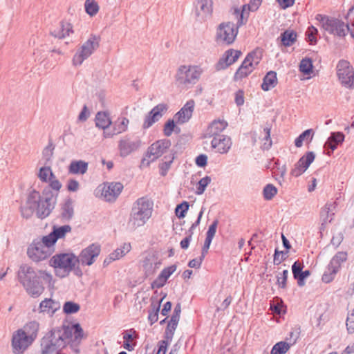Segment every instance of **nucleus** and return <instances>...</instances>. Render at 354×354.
<instances>
[{
  "label": "nucleus",
  "mask_w": 354,
  "mask_h": 354,
  "mask_svg": "<svg viewBox=\"0 0 354 354\" xmlns=\"http://www.w3.org/2000/svg\"><path fill=\"white\" fill-rule=\"evenodd\" d=\"M264 137L261 139L262 145L261 148L263 150H268L272 145V141L270 137L271 126L270 124L266 125L263 129Z\"/></svg>",
  "instance_id": "43"
},
{
  "label": "nucleus",
  "mask_w": 354,
  "mask_h": 354,
  "mask_svg": "<svg viewBox=\"0 0 354 354\" xmlns=\"http://www.w3.org/2000/svg\"><path fill=\"white\" fill-rule=\"evenodd\" d=\"M292 272L294 278L297 279L299 286H303L305 284V278L310 274V271L308 270L303 271L302 267L297 261H295L292 266Z\"/></svg>",
  "instance_id": "32"
},
{
  "label": "nucleus",
  "mask_w": 354,
  "mask_h": 354,
  "mask_svg": "<svg viewBox=\"0 0 354 354\" xmlns=\"http://www.w3.org/2000/svg\"><path fill=\"white\" fill-rule=\"evenodd\" d=\"M317 29L315 28L313 26H311L308 28V30L306 32V35L308 37V39L310 42V45H316L317 43V39L316 38V35L317 34Z\"/></svg>",
  "instance_id": "57"
},
{
  "label": "nucleus",
  "mask_w": 354,
  "mask_h": 354,
  "mask_svg": "<svg viewBox=\"0 0 354 354\" xmlns=\"http://www.w3.org/2000/svg\"><path fill=\"white\" fill-rule=\"evenodd\" d=\"M241 55V50L232 48L227 50L216 63L215 66L216 71H221L227 68L228 66L236 62Z\"/></svg>",
  "instance_id": "18"
},
{
  "label": "nucleus",
  "mask_w": 354,
  "mask_h": 354,
  "mask_svg": "<svg viewBox=\"0 0 354 354\" xmlns=\"http://www.w3.org/2000/svg\"><path fill=\"white\" fill-rule=\"evenodd\" d=\"M80 310V305L73 301H66L62 306L63 313L69 315L77 313Z\"/></svg>",
  "instance_id": "44"
},
{
  "label": "nucleus",
  "mask_w": 354,
  "mask_h": 354,
  "mask_svg": "<svg viewBox=\"0 0 354 354\" xmlns=\"http://www.w3.org/2000/svg\"><path fill=\"white\" fill-rule=\"evenodd\" d=\"M168 110V105L165 103H160L155 106L144 120L142 128L147 129L155 122H158Z\"/></svg>",
  "instance_id": "16"
},
{
  "label": "nucleus",
  "mask_w": 354,
  "mask_h": 354,
  "mask_svg": "<svg viewBox=\"0 0 354 354\" xmlns=\"http://www.w3.org/2000/svg\"><path fill=\"white\" fill-rule=\"evenodd\" d=\"M189 207V203L183 201L180 204L178 205L175 209V213L176 216L180 218H184L185 213L188 211Z\"/></svg>",
  "instance_id": "55"
},
{
  "label": "nucleus",
  "mask_w": 354,
  "mask_h": 354,
  "mask_svg": "<svg viewBox=\"0 0 354 354\" xmlns=\"http://www.w3.org/2000/svg\"><path fill=\"white\" fill-rule=\"evenodd\" d=\"M195 15L199 19L196 20L207 21L212 12V0H196L194 2Z\"/></svg>",
  "instance_id": "22"
},
{
  "label": "nucleus",
  "mask_w": 354,
  "mask_h": 354,
  "mask_svg": "<svg viewBox=\"0 0 354 354\" xmlns=\"http://www.w3.org/2000/svg\"><path fill=\"white\" fill-rule=\"evenodd\" d=\"M66 27H65L64 24H59V26L51 29L50 30V34L55 38L63 39L66 36H68L70 32H73L71 24H66Z\"/></svg>",
  "instance_id": "36"
},
{
  "label": "nucleus",
  "mask_w": 354,
  "mask_h": 354,
  "mask_svg": "<svg viewBox=\"0 0 354 354\" xmlns=\"http://www.w3.org/2000/svg\"><path fill=\"white\" fill-rule=\"evenodd\" d=\"M68 345L60 327L53 328L41 338V354H57Z\"/></svg>",
  "instance_id": "4"
},
{
  "label": "nucleus",
  "mask_w": 354,
  "mask_h": 354,
  "mask_svg": "<svg viewBox=\"0 0 354 354\" xmlns=\"http://www.w3.org/2000/svg\"><path fill=\"white\" fill-rule=\"evenodd\" d=\"M347 257L348 254L346 252L341 251L337 252L328 264L326 270L322 277V281L326 283L331 282L340 270L342 263L347 260Z\"/></svg>",
  "instance_id": "10"
},
{
  "label": "nucleus",
  "mask_w": 354,
  "mask_h": 354,
  "mask_svg": "<svg viewBox=\"0 0 354 354\" xmlns=\"http://www.w3.org/2000/svg\"><path fill=\"white\" fill-rule=\"evenodd\" d=\"M322 28L328 32L338 37H344L348 34L346 24H322Z\"/></svg>",
  "instance_id": "29"
},
{
  "label": "nucleus",
  "mask_w": 354,
  "mask_h": 354,
  "mask_svg": "<svg viewBox=\"0 0 354 354\" xmlns=\"http://www.w3.org/2000/svg\"><path fill=\"white\" fill-rule=\"evenodd\" d=\"M153 203L147 197L138 198L133 204L129 224L133 227H142L151 217Z\"/></svg>",
  "instance_id": "3"
},
{
  "label": "nucleus",
  "mask_w": 354,
  "mask_h": 354,
  "mask_svg": "<svg viewBox=\"0 0 354 354\" xmlns=\"http://www.w3.org/2000/svg\"><path fill=\"white\" fill-rule=\"evenodd\" d=\"M262 58L261 50L256 48L249 53L234 75V81L248 77L255 69Z\"/></svg>",
  "instance_id": "6"
},
{
  "label": "nucleus",
  "mask_w": 354,
  "mask_h": 354,
  "mask_svg": "<svg viewBox=\"0 0 354 354\" xmlns=\"http://www.w3.org/2000/svg\"><path fill=\"white\" fill-rule=\"evenodd\" d=\"M33 342L32 337L26 335L21 329H18L13 333L12 337L11 345L13 353H22Z\"/></svg>",
  "instance_id": "14"
},
{
  "label": "nucleus",
  "mask_w": 354,
  "mask_h": 354,
  "mask_svg": "<svg viewBox=\"0 0 354 354\" xmlns=\"http://www.w3.org/2000/svg\"><path fill=\"white\" fill-rule=\"evenodd\" d=\"M345 136L342 132H333L327 139L325 146L328 147L332 151L337 149L339 144L344 142Z\"/></svg>",
  "instance_id": "37"
},
{
  "label": "nucleus",
  "mask_w": 354,
  "mask_h": 354,
  "mask_svg": "<svg viewBox=\"0 0 354 354\" xmlns=\"http://www.w3.org/2000/svg\"><path fill=\"white\" fill-rule=\"evenodd\" d=\"M73 202L71 198L68 197L65 199L63 204L61 205L60 218L64 222L69 221L74 215Z\"/></svg>",
  "instance_id": "28"
},
{
  "label": "nucleus",
  "mask_w": 354,
  "mask_h": 354,
  "mask_svg": "<svg viewBox=\"0 0 354 354\" xmlns=\"http://www.w3.org/2000/svg\"><path fill=\"white\" fill-rule=\"evenodd\" d=\"M337 75L342 86L348 88H354V68L351 63L346 59L338 62L337 66Z\"/></svg>",
  "instance_id": "9"
},
{
  "label": "nucleus",
  "mask_w": 354,
  "mask_h": 354,
  "mask_svg": "<svg viewBox=\"0 0 354 354\" xmlns=\"http://www.w3.org/2000/svg\"><path fill=\"white\" fill-rule=\"evenodd\" d=\"M211 178L206 176L202 178L198 183L196 194L197 195H201L205 192V187L210 183Z\"/></svg>",
  "instance_id": "54"
},
{
  "label": "nucleus",
  "mask_w": 354,
  "mask_h": 354,
  "mask_svg": "<svg viewBox=\"0 0 354 354\" xmlns=\"http://www.w3.org/2000/svg\"><path fill=\"white\" fill-rule=\"evenodd\" d=\"M123 185L119 182L104 183L95 191V194L100 193V197L106 202H113L120 196Z\"/></svg>",
  "instance_id": "12"
},
{
  "label": "nucleus",
  "mask_w": 354,
  "mask_h": 354,
  "mask_svg": "<svg viewBox=\"0 0 354 354\" xmlns=\"http://www.w3.org/2000/svg\"><path fill=\"white\" fill-rule=\"evenodd\" d=\"M58 194L46 186L43 189L41 195V200L44 201V203H53L56 205Z\"/></svg>",
  "instance_id": "41"
},
{
  "label": "nucleus",
  "mask_w": 354,
  "mask_h": 354,
  "mask_svg": "<svg viewBox=\"0 0 354 354\" xmlns=\"http://www.w3.org/2000/svg\"><path fill=\"white\" fill-rule=\"evenodd\" d=\"M130 121L124 116L118 117L110 127L109 131L105 132V138H111L117 135L127 131Z\"/></svg>",
  "instance_id": "20"
},
{
  "label": "nucleus",
  "mask_w": 354,
  "mask_h": 354,
  "mask_svg": "<svg viewBox=\"0 0 354 354\" xmlns=\"http://www.w3.org/2000/svg\"><path fill=\"white\" fill-rule=\"evenodd\" d=\"M80 184L79 182L74 179L70 178L68 180L66 184V189L70 192H75L79 189Z\"/></svg>",
  "instance_id": "63"
},
{
  "label": "nucleus",
  "mask_w": 354,
  "mask_h": 354,
  "mask_svg": "<svg viewBox=\"0 0 354 354\" xmlns=\"http://www.w3.org/2000/svg\"><path fill=\"white\" fill-rule=\"evenodd\" d=\"M71 230L72 227L69 225H64L61 226L54 225L52 227L51 232L57 241L59 239H64L67 233L71 232Z\"/></svg>",
  "instance_id": "40"
},
{
  "label": "nucleus",
  "mask_w": 354,
  "mask_h": 354,
  "mask_svg": "<svg viewBox=\"0 0 354 354\" xmlns=\"http://www.w3.org/2000/svg\"><path fill=\"white\" fill-rule=\"evenodd\" d=\"M39 328V324L37 321H31L26 324L23 328L21 329L24 331L26 335L32 337V340L35 341L37 337Z\"/></svg>",
  "instance_id": "39"
},
{
  "label": "nucleus",
  "mask_w": 354,
  "mask_h": 354,
  "mask_svg": "<svg viewBox=\"0 0 354 354\" xmlns=\"http://www.w3.org/2000/svg\"><path fill=\"white\" fill-rule=\"evenodd\" d=\"M278 83L277 74L274 71H268L263 78L261 89L264 91H268L274 88Z\"/></svg>",
  "instance_id": "30"
},
{
  "label": "nucleus",
  "mask_w": 354,
  "mask_h": 354,
  "mask_svg": "<svg viewBox=\"0 0 354 354\" xmlns=\"http://www.w3.org/2000/svg\"><path fill=\"white\" fill-rule=\"evenodd\" d=\"M175 127H176V125H175L174 120L172 119L168 120V121L165 123V127H164V129H163L164 134L167 137L170 136L172 134Z\"/></svg>",
  "instance_id": "61"
},
{
  "label": "nucleus",
  "mask_w": 354,
  "mask_h": 354,
  "mask_svg": "<svg viewBox=\"0 0 354 354\" xmlns=\"http://www.w3.org/2000/svg\"><path fill=\"white\" fill-rule=\"evenodd\" d=\"M88 57V39L86 41L80 50L73 57V64L75 66H80L84 59Z\"/></svg>",
  "instance_id": "35"
},
{
  "label": "nucleus",
  "mask_w": 354,
  "mask_h": 354,
  "mask_svg": "<svg viewBox=\"0 0 354 354\" xmlns=\"http://www.w3.org/2000/svg\"><path fill=\"white\" fill-rule=\"evenodd\" d=\"M227 127V122L225 120H214L208 125L203 136L205 138H214L221 136L222 135L221 134V132Z\"/></svg>",
  "instance_id": "24"
},
{
  "label": "nucleus",
  "mask_w": 354,
  "mask_h": 354,
  "mask_svg": "<svg viewBox=\"0 0 354 354\" xmlns=\"http://www.w3.org/2000/svg\"><path fill=\"white\" fill-rule=\"evenodd\" d=\"M88 162L84 160H72L68 167V172L70 174H84L88 169Z\"/></svg>",
  "instance_id": "31"
},
{
  "label": "nucleus",
  "mask_w": 354,
  "mask_h": 354,
  "mask_svg": "<svg viewBox=\"0 0 354 354\" xmlns=\"http://www.w3.org/2000/svg\"><path fill=\"white\" fill-rule=\"evenodd\" d=\"M232 13L234 15H235L237 19V22H243L244 20L247 21L248 19L249 15L246 10L243 8V6H241L240 8H233Z\"/></svg>",
  "instance_id": "51"
},
{
  "label": "nucleus",
  "mask_w": 354,
  "mask_h": 354,
  "mask_svg": "<svg viewBox=\"0 0 354 354\" xmlns=\"http://www.w3.org/2000/svg\"><path fill=\"white\" fill-rule=\"evenodd\" d=\"M177 324H173V323H168V325L166 328L165 333V338L169 340H171L173 339L174 332L177 328Z\"/></svg>",
  "instance_id": "60"
},
{
  "label": "nucleus",
  "mask_w": 354,
  "mask_h": 354,
  "mask_svg": "<svg viewBox=\"0 0 354 354\" xmlns=\"http://www.w3.org/2000/svg\"><path fill=\"white\" fill-rule=\"evenodd\" d=\"M165 296L161 299L151 298V310L149 312L148 321L152 325L158 321V313L160 308L161 303Z\"/></svg>",
  "instance_id": "33"
},
{
  "label": "nucleus",
  "mask_w": 354,
  "mask_h": 354,
  "mask_svg": "<svg viewBox=\"0 0 354 354\" xmlns=\"http://www.w3.org/2000/svg\"><path fill=\"white\" fill-rule=\"evenodd\" d=\"M50 266L55 269L62 270L63 274H59L58 271L56 275L65 277L74 269L77 263L82 266H88V247L84 248L77 257L73 253H59L53 256L50 259Z\"/></svg>",
  "instance_id": "2"
},
{
  "label": "nucleus",
  "mask_w": 354,
  "mask_h": 354,
  "mask_svg": "<svg viewBox=\"0 0 354 354\" xmlns=\"http://www.w3.org/2000/svg\"><path fill=\"white\" fill-rule=\"evenodd\" d=\"M203 69L197 64L180 65L175 74V81L178 85L189 88L196 84L201 78Z\"/></svg>",
  "instance_id": "5"
},
{
  "label": "nucleus",
  "mask_w": 354,
  "mask_h": 354,
  "mask_svg": "<svg viewBox=\"0 0 354 354\" xmlns=\"http://www.w3.org/2000/svg\"><path fill=\"white\" fill-rule=\"evenodd\" d=\"M94 97H96L99 102V108L104 109L106 107L105 92L104 89L96 88L94 91Z\"/></svg>",
  "instance_id": "56"
},
{
  "label": "nucleus",
  "mask_w": 354,
  "mask_h": 354,
  "mask_svg": "<svg viewBox=\"0 0 354 354\" xmlns=\"http://www.w3.org/2000/svg\"><path fill=\"white\" fill-rule=\"evenodd\" d=\"M239 26L236 24H220L216 30V40L224 45L232 44L238 34Z\"/></svg>",
  "instance_id": "11"
},
{
  "label": "nucleus",
  "mask_w": 354,
  "mask_h": 354,
  "mask_svg": "<svg viewBox=\"0 0 354 354\" xmlns=\"http://www.w3.org/2000/svg\"><path fill=\"white\" fill-rule=\"evenodd\" d=\"M243 8H245L248 13L250 14V12H255L258 10L259 6H261V3L259 1L256 0H250L249 3L247 4H244Z\"/></svg>",
  "instance_id": "59"
},
{
  "label": "nucleus",
  "mask_w": 354,
  "mask_h": 354,
  "mask_svg": "<svg viewBox=\"0 0 354 354\" xmlns=\"http://www.w3.org/2000/svg\"><path fill=\"white\" fill-rule=\"evenodd\" d=\"M232 145L231 138L225 135L214 138L211 142L212 147L216 149L217 152L221 154L227 153L231 149Z\"/></svg>",
  "instance_id": "25"
},
{
  "label": "nucleus",
  "mask_w": 354,
  "mask_h": 354,
  "mask_svg": "<svg viewBox=\"0 0 354 354\" xmlns=\"http://www.w3.org/2000/svg\"><path fill=\"white\" fill-rule=\"evenodd\" d=\"M314 134V131L312 129L305 130L295 140V145L296 147H301L303 145V141L304 140H306L307 141L310 142L313 139Z\"/></svg>",
  "instance_id": "42"
},
{
  "label": "nucleus",
  "mask_w": 354,
  "mask_h": 354,
  "mask_svg": "<svg viewBox=\"0 0 354 354\" xmlns=\"http://www.w3.org/2000/svg\"><path fill=\"white\" fill-rule=\"evenodd\" d=\"M277 194V188L272 184H268L263 190V198L266 201L273 198Z\"/></svg>",
  "instance_id": "50"
},
{
  "label": "nucleus",
  "mask_w": 354,
  "mask_h": 354,
  "mask_svg": "<svg viewBox=\"0 0 354 354\" xmlns=\"http://www.w3.org/2000/svg\"><path fill=\"white\" fill-rule=\"evenodd\" d=\"M337 203L333 201L326 203L321 211L320 216L322 221V225H326L334 219Z\"/></svg>",
  "instance_id": "27"
},
{
  "label": "nucleus",
  "mask_w": 354,
  "mask_h": 354,
  "mask_svg": "<svg viewBox=\"0 0 354 354\" xmlns=\"http://www.w3.org/2000/svg\"><path fill=\"white\" fill-rule=\"evenodd\" d=\"M313 61L310 58L306 57L301 60L299 64V71L304 75H309L308 78L311 77L310 73H313Z\"/></svg>",
  "instance_id": "45"
},
{
  "label": "nucleus",
  "mask_w": 354,
  "mask_h": 354,
  "mask_svg": "<svg viewBox=\"0 0 354 354\" xmlns=\"http://www.w3.org/2000/svg\"><path fill=\"white\" fill-rule=\"evenodd\" d=\"M171 144L167 140H160L151 145L142 158L140 164L141 167H148L151 162L161 157L169 148Z\"/></svg>",
  "instance_id": "8"
},
{
  "label": "nucleus",
  "mask_w": 354,
  "mask_h": 354,
  "mask_svg": "<svg viewBox=\"0 0 354 354\" xmlns=\"http://www.w3.org/2000/svg\"><path fill=\"white\" fill-rule=\"evenodd\" d=\"M50 171V165H47L41 167L38 173V178L42 183H47V178L48 177L49 171Z\"/></svg>",
  "instance_id": "58"
},
{
  "label": "nucleus",
  "mask_w": 354,
  "mask_h": 354,
  "mask_svg": "<svg viewBox=\"0 0 354 354\" xmlns=\"http://www.w3.org/2000/svg\"><path fill=\"white\" fill-rule=\"evenodd\" d=\"M131 250V245L129 243H124L120 247L113 250L103 261L104 267L109 265L111 262L117 261L124 257Z\"/></svg>",
  "instance_id": "26"
},
{
  "label": "nucleus",
  "mask_w": 354,
  "mask_h": 354,
  "mask_svg": "<svg viewBox=\"0 0 354 354\" xmlns=\"http://www.w3.org/2000/svg\"><path fill=\"white\" fill-rule=\"evenodd\" d=\"M40 312H47L52 315L60 308V304L59 301L53 300L50 298H46L39 304Z\"/></svg>",
  "instance_id": "34"
},
{
  "label": "nucleus",
  "mask_w": 354,
  "mask_h": 354,
  "mask_svg": "<svg viewBox=\"0 0 354 354\" xmlns=\"http://www.w3.org/2000/svg\"><path fill=\"white\" fill-rule=\"evenodd\" d=\"M315 158L314 152L308 151L306 153L295 165L294 168L290 171V174L295 177H299L302 175L314 161Z\"/></svg>",
  "instance_id": "17"
},
{
  "label": "nucleus",
  "mask_w": 354,
  "mask_h": 354,
  "mask_svg": "<svg viewBox=\"0 0 354 354\" xmlns=\"http://www.w3.org/2000/svg\"><path fill=\"white\" fill-rule=\"evenodd\" d=\"M53 250H48L39 241V238L33 239L27 249L28 257L34 261L38 262L49 257Z\"/></svg>",
  "instance_id": "13"
},
{
  "label": "nucleus",
  "mask_w": 354,
  "mask_h": 354,
  "mask_svg": "<svg viewBox=\"0 0 354 354\" xmlns=\"http://www.w3.org/2000/svg\"><path fill=\"white\" fill-rule=\"evenodd\" d=\"M62 328V334L66 340L68 344L74 337V341L80 340L82 338L84 332L81 325L76 322H68L67 324H64Z\"/></svg>",
  "instance_id": "15"
},
{
  "label": "nucleus",
  "mask_w": 354,
  "mask_h": 354,
  "mask_svg": "<svg viewBox=\"0 0 354 354\" xmlns=\"http://www.w3.org/2000/svg\"><path fill=\"white\" fill-rule=\"evenodd\" d=\"M28 206H21L20 212L21 216L26 219L30 218L34 212H35L34 205L32 203H27Z\"/></svg>",
  "instance_id": "53"
},
{
  "label": "nucleus",
  "mask_w": 354,
  "mask_h": 354,
  "mask_svg": "<svg viewBox=\"0 0 354 354\" xmlns=\"http://www.w3.org/2000/svg\"><path fill=\"white\" fill-rule=\"evenodd\" d=\"M94 122L95 127L102 131V136L105 138V132L109 131L112 124V118L109 111L105 109L98 111L94 118Z\"/></svg>",
  "instance_id": "21"
},
{
  "label": "nucleus",
  "mask_w": 354,
  "mask_h": 354,
  "mask_svg": "<svg viewBox=\"0 0 354 354\" xmlns=\"http://www.w3.org/2000/svg\"><path fill=\"white\" fill-rule=\"evenodd\" d=\"M218 223V219H215L212 222V223L209 226L207 232V235H206V239H208V241L209 239L210 240L213 239V238L216 234V232Z\"/></svg>",
  "instance_id": "62"
},
{
  "label": "nucleus",
  "mask_w": 354,
  "mask_h": 354,
  "mask_svg": "<svg viewBox=\"0 0 354 354\" xmlns=\"http://www.w3.org/2000/svg\"><path fill=\"white\" fill-rule=\"evenodd\" d=\"M346 328L349 333H354V309L348 315L346 319Z\"/></svg>",
  "instance_id": "64"
},
{
  "label": "nucleus",
  "mask_w": 354,
  "mask_h": 354,
  "mask_svg": "<svg viewBox=\"0 0 354 354\" xmlns=\"http://www.w3.org/2000/svg\"><path fill=\"white\" fill-rule=\"evenodd\" d=\"M26 203L34 205L36 216L41 220L47 218L55 207V202L44 203V201L41 200V194L35 189H32L28 194Z\"/></svg>",
  "instance_id": "7"
},
{
  "label": "nucleus",
  "mask_w": 354,
  "mask_h": 354,
  "mask_svg": "<svg viewBox=\"0 0 354 354\" xmlns=\"http://www.w3.org/2000/svg\"><path fill=\"white\" fill-rule=\"evenodd\" d=\"M55 149V145L51 140L49 141L48 145L42 151V158L44 160V165H50L51 163V159L53 156V151Z\"/></svg>",
  "instance_id": "46"
},
{
  "label": "nucleus",
  "mask_w": 354,
  "mask_h": 354,
  "mask_svg": "<svg viewBox=\"0 0 354 354\" xmlns=\"http://www.w3.org/2000/svg\"><path fill=\"white\" fill-rule=\"evenodd\" d=\"M39 241L48 250H53L52 248L57 243V240L51 232L48 234L39 238Z\"/></svg>",
  "instance_id": "48"
},
{
  "label": "nucleus",
  "mask_w": 354,
  "mask_h": 354,
  "mask_svg": "<svg viewBox=\"0 0 354 354\" xmlns=\"http://www.w3.org/2000/svg\"><path fill=\"white\" fill-rule=\"evenodd\" d=\"M136 330L133 328H131L126 331V334L123 336L124 339V348L129 351H132L134 349L133 345L131 344L130 342L133 340V336L136 335Z\"/></svg>",
  "instance_id": "47"
},
{
  "label": "nucleus",
  "mask_w": 354,
  "mask_h": 354,
  "mask_svg": "<svg viewBox=\"0 0 354 354\" xmlns=\"http://www.w3.org/2000/svg\"><path fill=\"white\" fill-rule=\"evenodd\" d=\"M140 140H133L129 137H124L118 142V149L120 155L122 157H126L131 153L137 151L141 146Z\"/></svg>",
  "instance_id": "19"
},
{
  "label": "nucleus",
  "mask_w": 354,
  "mask_h": 354,
  "mask_svg": "<svg viewBox=\"0 0 354 354\" xmlns=\"http://www.w3.org/2000/svg\"><path fill=\"white\" fill-rule=\"evenodd\" d=\"M297 34L296 31L292 29H287L281 35V41L282 44L288 47L292 46L297 40Z\"/></svg>",
  "instance_id": "38"
},
{
  "label": "nucleus",
  "mask_w": 354,
  "mask_h": 354,
  "mask_svg": "<svg viewBox=\"0 0 354 354\" xmlns=\"http://www.w3.org/2000/svg\"><path fill=\"white\" fill-rule=\"evenodd\" d=\"M290 348V344L286 342H279L275 344L270 352V354H285Z\"/></svg>",
  "instance_id": "49"
},
{
  "label": "nucleus",
  "mask_w": 354,
  "mask_h": 354,
  "mask_svg": "<svg viewBox=\"0 0 354 354\" xmlns=\"http://www.w3.org/2000/svg\"><path fill=\"white\" fill-rule=\"evenodd\" d=\"M18 279L28 295L37 298L44 291V282L50 284L53 277L50 273L35 270L30 266L24 264L20 266L18 271Z\"/></svg>",
  "instance_id": "1"
},
{
  "label": "nucleus",
  "mask_w": 354,
  "mask_h": 354,
  "mask_svg": "<svg viewBox=\"0 0 354 354\" xmlns=\"http://www.w3.org/2000/svg\"><path fill=\"white\" fill-rule=\"evenodd\" d=\"M313 19L317 20L318 22H343L341 19L330 17L322 14H317L315 17H313V15L310 16V18L308 17V21Z\"/></svg>",
  "instance_id": "52"
},
{
  "label": "nucleus",
  "mask_w": 354,
  "mask_h": 354,
  "mask_svg": "<svg viewBox=\"0 0 354 354\" xmlns=\"http://www.w3.org/2000/svg\"><path fill=\"white\" fill-rule=\"evenodd\" d=\"M194 108L195 102L194 100H189L187 101L174 115L176 122L178 124H184L187 122L192 117Z\"/></svg>",
  "instance_id": "23"
}]
</instances>
